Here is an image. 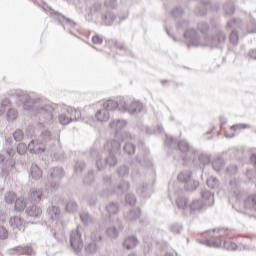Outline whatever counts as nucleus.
Masks as SVG:
<instances>
[{"mask_svg":"<svg viewBox=\"0 0 256 256\" xmlns=\"http://www.w3.org/2000/svg\"><path fill=\"white\" fill-rule=\"evenodd\" d=\"M230 129H231L232 131H237V130H239V129H251V125H249V124H243V123H241V124H235V125H232V126L230 127Z\"/></svg>","mask_w":256,"mask_h":256,"instance_id":"052dcab7","label":"nucleus"},{"mask_svg":"<svg viewBox=\"0 0 256 256\" xmlns=\"http://www.w3.org/2000/svg\"><path fill=\"white\" fill-rule=\"evenodd\" d=\"M15 167V160L7 159L6 162L2 166V177H7L10 171H13Z\"/></svg>","mask_w":256,"mask_h":256,"instance_id":"c756f323","label":"nucleus"},{"mask_svg":"<svg viewBox=\"0 0 256 256\" xmlns=\"http://www.w3.org/2000/svg\"><path fill=\"white\" fill-rule=\"evenodd\" d=\"M201 195L202 199L200 200L203 201L207 207H212L213 203H215V197L213 193H211L209 190H203Z\"/></svg>","mask_w":256,"mask_h":256,"instance_id":"b1692460","label":"nucleus"},{"mask_svg":"<svg viewBox=\"0 0 256 256\" xmlns=\"http://www.w3.org/2000/svg\"><path fill=\"white\" fill-rule=\"evenodd\" d=\"M197 29L205 37L209 33V29H210L209 23H207V22H199L197 24Z\"/></svg>","mask_w":256,"mask_h":256,"instance_id":"a19ab883","label":"nucleus"},{"mask_svg":"<svg viewBox=\"0 0 256 256\" xmlns=\"http://www.w3.org/2000/svg\"><path fill=\"white\" fill-rule=\"evenodd\" d=\"M106 210L108 211L109 215H116V213H119V204L118 203H110Z\"/></svg>","mask_w":256,"mask_h":256,"instance_id":"c03bdc74","label":"nucleus"},{"mask_svg":"<svg viewBox=\"0 0 256 256\" xmlns=\"http://www.w3.org/2000/svg\"><path fill=\"white\" fill-rule=\"evenodd\" d=\"M86 253L93 255L96 251H99V246L95 242H90L85 246Z\"/></svg>","mask_w":256,"mask_h":256,"instance_id":"37998d69","label":"nucleus"},{"mask_svg":"<svg viewBox=\"0 0 256 256\" xmlns=\"http://www.w3.org/2000/svg\"><path fill=\"white\" fill-rule=\"evenodd\" d=\"M199 161L202 165H209L211 163V156L209 154H201L199 155Z\"/></svg>","mask_w":256,"mask_h":256,"instance_id":"13d9d810","label":"nucleus"},{"mask_svg":"<svg viewBox=\"0 0 256 256\" xmlns=\"http://www.w3.org/2000/svg\"><path fill=\"white\" fill-rule=\"evenodd\" d=\"M130 184L127 181H122L119 185H118V191H121V193H125L127 192V190L129 189Z\"/></svg>","mask_w":256,"mask_h":256,"instance_id":"680f3d73","label":"nucleus"},{"mask_svg":"<svg viewBox=\"0 0 256 256\" xmlns=\"http://www.w3.org/2000/svg\"><path fill=\"white\" fill-rule=\"evenodd\" d=\"M65 177V171L62 167H53L48 170V175L44 180V185L49 191H53V189H59V181Z\"/></svg>","mask_w":256,"mask_h":256,"instance_id":"423d86ee","label":"nucleus"},{"mask_svg":"<svg viewBox=\"0 0 256 256\" xmlns=\"http://www.w3.org/2000/svg\"><path fill=\"white\" fill-rule=\"evenodd\" d=\"M9 239V230L4 226H0V241H6Z\"/></svg>","mask_w":256,"mask_h":256,"instance_id":"4d7b16f0","label":"nucleus"},{"mask_svg":"<svg viewBox=\"0 0 256 256\" xmlns=\"http://www.w3.org/2000/svg\"><path fill=\"white\" fill-rule=\"evenodd\" d=\"M223 248L227 251H237V244L231 241H224Z\"/></svg>","mask_w":256,"mask_h":256,"instance_id":"603ef678","label":"nucleus"},{"mask_svg":"<svg viewBox=\"0 0 256 256\" xmlns=\"http://www.w3.org/2000/svg\"><path fill=\"white\" fill-rule=\"evenodd\" d=\"M45 197L43 189L32 188L29 192V199L32 203H41V200Z\"/></svg>","mask_w":256,"mask_h":256,"instance_id":"f3484780","label":"nucleus"},{"mask_svg":"<svg viewBox=\"0 0 256 256\" xmlns=\"http://www.w3.org/2000/svg\"><path fill=\"white\" fill-rule=\"evenodd\" d=\"M106 233L111 239H117L119 237V231H117V228L113 226L109 227Z\"/></svg>","mask_w":256,"mask_h":256,"instance_id":"09e8293b","label":"nucleus"},{"mask_svg":"<svg viewBox=\"0 0 256 256\" xmlns=\"http://www.w3.org/2000/svg\"><path fill=\"white\" fill-rule=\"evenodd\" d=\"M206 185L210 188V189H219V179H217L214 176H211L210 178H208L206 180Z\"/></svg>","mask_w":256,"mask_h":256,"instance_id":"e433bc0d","label":"nucleus"},{"mask_svg":"<svg viewBox=\"0 0 256 256\" xmlns=\"http://www.w3.org/2000/svg\"><path fill=\"white\" fill-rule=\"evenodd\" d=\"M59 122L61 123V125H69V123H72L66 109H64V111L59 115Z\"/></svg>","mask_w":256,"mask_h":256,"instance_id":"c9c22d12","label":"nucleus"},{"mask_svg":"<svg viewBox=\"0 0 256 256\" xmlns=\"http://www.w3.org/2000/svg\"><path fill=\"white\" fill-rule=\"evenodd\" d=\"M9 225L12 227L14 233L18 231H25V225H23V219L19 216H14L10 218Z\"/></svg>","mask_w":256,"mask_h":256,"instance_id":"dca6fc26","label":"nucleus"},{"mask_svg":"<svg viewBox=\"0 0 256 256\" xmlns=\"http://www.w3.org/2000/svg\"><path fill=\"white\" fill-rule=\"evenodd\" d=\"M213 233H216L214 236V239L216 240H204L202 241V245H205L206 247H213L214 249H218V247H221L223 245V237L229 235V229L227 228H214L212 229Z\"/></svg>","mask_w":256,"mask_h":256,"instance_id":"9d476101","label":"nucleus"},{"mask_svg":"<svg viewBox=\"0 0 256 256\" xmlns=\"http://www.w3.org/2000/svg\"><path fill=\"white\" fill-rule=\"evenodd\" d=\"M227 41V34L223 30H217L212 36H205L204 47L208 49H221Z\"/></svg>","mask_w":256,"mask_h":256,"instance_id":"0eeeda50","label":"nucleus"},{"mask_svg":"<svg viewBox=\"0 0 256 256\" xmlns=\"http://www.w3.org/2000/svg\"><path fill=\"white\" fill-rule=\"evenodd\" d=\"M104 7H107L108 9H115V7H117V0H105Z\"/></svg>","mask_w":256,"mask_h":256,"instance_id":"69168bd1","label":"nucleus"},{"mask_svg":"<svg viewBox=\"0 0 256 256\" xmlns=\"http://www.w3.org/2000/svg\"><path fill=\"white\" fill-rule=\"evenodd\" d=\"M5 201L8 205H11L17 201V195L14 192H8L5 194Z\"/></svg>","mask_w":256,"mask_h":256,"instance_id":"49530a36","label":"nucleus"},{"mask_svg":"<svg viewBox=\"0 0 256 256\" xmlns=\"http://www.w3.org/2000/svg\"><path fill=\"white\" fill-rule=\"evenodd\" d=\"M189 27V21L182 20L177 23V29H186L184 32V39L187 41V47L188 49H191V47H205V36L200 37L197 33V30L194 28H188Z\"/></svg>","mask_w":256,"mask_h":256,"instance_id":"20e7f679","label":"nucleus"},{"mask_svg":"<svg viewBox=\"0 0 256 256\" xmlns=\"http://www.w3.org/2000/svg\"><path fill=\"white\" fill-rule=\"evenodd\" d=\"M83 169H85V162L84 161H78L75 165V173H83Z\"/></svg>","mask_w":256,"mask_h":256,"instance_id":"0e129e2a","label":"nucleus"},{"mask_svg":"<svg viewBox=\"0 0 256 256\" xmlns=\"http://www.w3.org/2000/svg\"><path fill=\"white\" fill-rule=\"evenodd\" d=\"M29 177L30 179H34V181H39L43 177V170L37 164H32Z\"/></svg>","mask_w":256,"mask_h":256,"instance_id":"5701e85b","label":"nucleus"},{"mask_svg":"<svg viewBox=\"0 0 256 256\" xmlns=\"http://www.w3.org/2000/svg\"><path fill=\"white\" fill-rule=\"evenodd\" d=\"M225 166V160H223L222 158H217L212 162V167L214 169V171H221V169H223V167Z\"/></svg>","mask_w":256,"mask_h":256,"instance_id":"58836bf2","label":"nucleus"},{"mask_svg":"<svg viewBox=\"0 0 256 256\" xmlns=\"http://www.w3.org/2000/svg\"><path fill=\"white\" fill-rule=\"evenodd\" d=\"M141 217V209L135 208L124 214L126 221H137Z\"/></svg>","mask_w":256,"mask_h":256,"instance_id":"cd10ccee","label":"nucleus"},{"mask_svg":"<svg viewBox=\"0 0 256 256\" xmlns=\"http://www.w3.org/2000/svg\"><path fill=\"white\" fill-rule=\"evenodd\" d=\"M66 112L68 113V116L70 117L71 121H81V110L67 107Z\"/></svg>","mask_w":256,"mask_h":256,"instance_id":"2f4dec72","label":"nucleus"},{"mask_svg":"<svg viewBox=\"0 0 256 256\" xmlns=\"http://www.w3.org/2000/svg\"><path fill=\"white\" fill-rule=\"evenodd\" d=\"M123 245L125 249H135L136 246L139 245V239L136 236H128L125 238Z\"/></svg>","mask_w":256,"mask_h":256,"instance_id":"bb28decb","label":"nucleus"},{"mask_svg":"<svg viewBox=\"0 0 256 256\" xmlns=\"http://www.w3.org/2000/svg\"><path fill=\"white\" fill-rule=\"evenodd\" d=\"M144 154H145V156L138 155L136 157V161L138 163H140V165H143L144 167H153V162L151 161V159L148 156L149 155V150L145 149Z\"/></svg>","mask_w":256,"mask_h":256,"instance_id":"4be33fe9","label":"nucleus"},{"mask_svg":"<svg viewBox=\"0 0 256 256\" xmlns=\"http://www.w3.org/2000/svg\"><path fill=\"white\" fill-rule=\"evenodd\" d=\"M18 253L20 255L35 256V251L30 246H17L8 250V255H17Z\"/></svg>","mask_w":256,"mask_h":256,"instance_id":"2eb2a0df","label":"nucleus"},{"mask_svg":"<svg viewBox=\"0 0 256 256\" xmlns=\"http://www.w3.org/2000/svg\"><path fill=\"white\" fill-rule=\"evenodd\" d=\"M85 19L88 21V23H95V25L111 27V25L115 23L117 15L109 10H105L103 8V4L94 3L90 7L89 12L86 14Z\"/></svg>","mask_w":256,"mask_h":256,"instance_id":"7ed1b4c3","label":"nucleus"},{"mask_svg":"<svg viewBox=\"0 0 256 256\" xmlns=\"http://www.w3.org/2000/svg\"><path fill=\"white\" fill-rule=\"evenodd\" d=\"M175 197H176L175 198V203H176V206L178 207V209H187L188 200L185 197V194L183 193V190H178L175 193Z\"/></svg>","mask_w":256,"mask_h":256,"instance_id":"a211bd4d","label":"nucleus"},{"mask_svg":"<svg viewBox=\"0 0 256 256\" xmlns=\"http://www.w3.org/2000/svg\"><path fill=\"white\" fill-rule=\"evenodd\" d=\"M95 181V172L90 170L84 178L85 185H91Z\"/></svg>","mask_w":256,"mask_h":256,"instance_id":"8fccbe9b","label":"nucleus"},{"mask_svg":"<svg viewBox=\"0 0 256 256\" xmlns=\"http://www.w3.org/2000/svg\"><path fill=\"white\" fill-rule=\"evenodd\" d=\"M14 140L19 143V141H23V131L22 130H16L13 133Z\"/></svg>","mask_w":256,"mask_h":256,"instance_id":"338daca9","label":"nucleus"},{"mask_svg":"<svg viewBox=\"0 0 256 256\" xmlns=\"http://www.w3.org/2000/svg\"><path fill=\"white\" fill-rule=\"evenodd\" d=\"M229 185L231 187L232 193H234V197L236 198L237 201H239L243 197V192H241V190H239L238 181L236 179L231 180L229 182Z\"/></svg>","mask_w":256,"mask_h":256,"instance_id":"c85d7f7f","label":"nucleus"},{"mask_svg":"<svg viewBox=\"0 0 256 256\" xmlns=\"http://www.w3.org/2000/svg\"><path fill=\"white\" fill-rule=\"evenodd\" d=\"M27 207V202L25 201V198H18L15 201V210L16 211H25V208Z\"/></svg>","mask_w":256,"mask_h":256,"instance_id":"ea45409f","label":"nucleus"},{"mask_svg":"<svg viewBox=\"0 0 256 256\" xmlns=\"http://www.w3.org/2000/svg\"><path fill=\"white\" fill-rule=\"evenodd\" d=\"M27 150H29V146L25 143H19L17 146V152L19 155H25L27 153Z\"/></svg>","mask_w":256,"mask_h":256,"instance_id":"bf43d9fd","label":"nucleus"},{"mask_svg":"<svg viewBox=\"0 0 256 256\" xmlns=\"http://www.w3.org/2000/svg\"><path fill=\"white\" fill-rule=\"evenodd\" d=\"M244 207L249 209V211H256V195L252 194L245 198Z\"/></svg>","mask_w":256,"mask_h":256,"instance_id":"7c9ffc66","label":"nucleus"},{"mask_svg":"<svg viewBox=\"0 0 256 256\" xmlns=\"http://www.w3.org/2000/svg\"><path fill=\"white\" fill-rule=\"evenodd\" d=\"M178 149L182 154L183 161H193L195 157H197V153H199L193 146L189 144L186 140H182L178 142Z\"/></svg>","mask_w":256,"mask_h":256,"instance_id":"f8f14e48","label":"nucleus"},{"mask_svg":"<svg viewBox=\"0 0 256 256\" xmlns=\"http://www.w3.org/2000/svg\"><path fill=\"white\" fill-rule=\"evenodd\" d=\"M117 173L119 177H129V167L127 165H122L118 167Z\"/></svg>","mask_w":256,"mask_h":256,"instance_id":"a18cd8bd","label":"nucleus"},{"mask_svg":"<svg viewBox=\"0 0 256 256\" xmlns=\"http://www.w3.org/2000/svg\"><path fill=\"white\" fill-rule=\"evenodd\" d=\"M248 33H256V21L251 19L247 28Z\"/></svg>","mask_w":256,"mask_h":256,"instance_id":"774afa93","label":"nucleus"},{"mask_svg":"<svg viewBox=\"0 0 256 256\" xmlns=\"http://www.w3.org/2000/svg\"><path fill=\"white\" fill-rule=\"evenodd\" d=\"M11 107V101L7 98L0 100V117L5 115L6 111Z\"/></svg>","mask_w":256,"mask_h":256,"instance_id":"f704fd0d","label":"nucleus"},{"mask_svg":"<svg viewBox=\"0 0 256 256\" xmlns=\"http://www.w3.org/2000/svg\"><path fill=\"white\" fill-rule=\"evenodd\" d=\"M207 204H205V202H203V200H193L191 205H190V209L191 211H201L203 209H207Z\"/></svg>","mask_w":256,"mask_h":256,"instance_id":"473e14b6","label":"nucleus"},{"mask_svg":"<svg viewBox=\"0 0 256 256\" xmlns=\"http://www.w3.org/2000/svg\"><path fill=\"white\" fill-rule=\"evenodd\" d=\"M170 231L172 233L179 234V233H181V231H183V226L181 224H178V223L173 224V225L170 226Z\"/></svg>","mask_w":256,"mask_h":256,"instance_id":"e2e57ef3","label":"nucleus"},{"mask_svg":"<svg viewBox=\"0 0 256 256\" xmlns=\"http://www.w3.org/2000/svg\"><path fill=\"white\" fill-rule=\"evenodd\" d=\"M80 219L85 225H91L93 223V217L88 212L80 213Z\"/></svg>","mask_w":256,"mask_h":256,"instance_id":"79ce46f5","label":"nucleus"},{"mask_svg":"<svg viewBox=\"0 0 256 256\" xmlns=\"http://www.w3.org/2000/svg\"><path fill=\"white\" fill-rule=\"evenodd\" d=\"M47 9H49L51 15H53V13H55L56 15H60L62 17V19H64V22L62 23L64 29H67L68 27H71V29H75L77 27V23L75 21H73L72 19L65 17L64 15L60 14L59 12H55V10L49 8V6H47Z\"/></svg>","mask_w":256,"mask_h":256,"instance_id":"412c9836","label":"nucleus"},{"mask_svg":"<svg viewBox=\"0 0 256 256\" xmlns=\"http://www.w3.org/2000/svg\"><path fill=\"white\" fill-rule=\"evenodd\" d=\"M26 213L29 217H41L43 210L39 206L32 205L26 209Z\"/></svg>","mask_w":256,"mask_h":256,"instance_id":"72a5a7b5","label":"nucleus"},{"mask_svg":"<svg viewBox=\"0 0 256 256\" xmlns=\"http://www.w3.org/2000/svg\"><path fill=\"white\" fill-rule=\"evenodd\" d=\"M102 107L109 113V111H115L118 109L121 111V98L118 101L115 100H106L103 102Z\"/></svg>","mask_w":256,"mask_h":256,"instance_id":"6ab92c4d","label":"nucleus"},{"mask_svg":"<svg viewBox=\"0 0 256 256\" xmlns=\"http://www.w3.org/2000/svg\"><path fill=\"white\" fill-rule=\"evenodd\" d=\"M137 194L143 199H147L151 197V193H153V187L149 184H143L137 188Z\"/></svg>","mask_w":256,"mask_h":256,"instance_id":"aec40b11","label":"nucleus"},{"mask_svg":"<svg viewBox=\"0 0 256 256\" xmlns=\"http://www.w3.org/2000/svg\"><path fill=\"white\" fill-rule=\"evenodd\" d=\"M104 151L108 153V157L104 160L103 159V152L97 149V147H93L90 150V155L94 159H96V167L98 171H103L107 165L109 167H115L119 160L117 159L118 153L121 151V142L118 140H108L104 144Z\"/></svg>","mask_w":256,"mask_h":256,"instance_id":"f03ea898","label":"nucleus"},{"mask_svg":"<svg viewBox=\"0 0 256 256\" xmlns=\"http://www.w3.org/2000/svg\"><path fill=\"white\" fill-rule=\"evenodd\" d=\"M143 111V104L139 101L120 98V112L121 113H130V115H135Z\"/></svg>","mask_w":256,"mask_h":256,"instance_id":"6e6552de","label":"nucleus"},{"mask_svg":"<svg viewBox=\"0 0 256 256\" xmlns=\"http://www.w3.org/2000/svg\"><path fill=\"white\" fill-rule=\"evenodd\" d=\"M10 95L16 98V105L22 107L24 111H31L32 115L37 117L40 125H48L53 121V107L41 99H32L27 92L23 90H12Z\"/></svg>","mask_w":256,"mask_h":256,"instance_id":"f257e3e1","label":"nucleus"},{"mask_svg":"<svg viewBox=\"0 0 256 256\" xmlns=\"http://www.w3.org/2000/svg\"><path fill=\"white\" fill-rule=\"evenodd\" d=\"M201 7H196L195 13L196 15H199L200 17H205L207 15V9L211 7L212 11H219L221 6L219 3L211 5V0H200Z\"/></svg>","mask_w":256,"mask_h":256,"instance_id":"4468645a","label":"nucleus"},{"mask_svg":"<svg viewBox=\"0 0 256 256\" xmlns=\"http://www.w3.org/2000/svg\"><path fill=\"white\" fill-rule=\"evenodd\" d=\"M70 245L75 253H81L83 249V238L79 228L72 230L70 234Z\"/></svg>","mask_w":256,"mask_h":256,"instance_id":"ddd939ff","label":"nucleus"},{"mask_svg":"<svg viewBox=\"0 0 256 256\" xmlns=\"http://www.w3.org/2000/svg\"><path fill=\"white\" fill-rule=\"evenodd\" d=\"M224 12L225 15H233L235 13V5H233V2L224 5Z\"/></svg>","mask_w":256,"mask_h":256,"instance_id":"3c124183","label":"nucleus"},{"mask_svg":"<svg viewBox=\"0 0 256 256\" xmlns=\"http://www.w3.org/2000/svg\"><path fill=\"white\" fill-rule=\"evenodd\" d=\"M17 115H18V113L16 112V110L9 107V109L7 110L8 121H15V119H17Z\"/></svg>","mask_w":256,"mask_h":256,"instance_id":"6e6d98bb","label":"nucleus"},{"mask_svg":"<svg viewBox=\"0 0 256 256\" xmlns=\"http://www.w3.org/2000/svg\"><path fill=\"white\" fill-rule=\"evenodd\" d=\"M230 43L232 45H238L239 44V33H237V31L233 30L231 33H230Z\"/></svg>","mask_w":256,"mask_h":256,"instance_id":"864d4df0","label":"nucleus"},{"mask_svg":"<svg viewBox=\"0 0 256 256\" xmlns=\"http://www.w3.org/2000/svg\"><path fill=\"white\" fill-rule=\"evenodd\" d=\"M123 151L126 155H135V144L126 142L123 146Z\"/></svg>","mask_w":256,"mask_h":256,"instance_id":"4c0bfd02","label":"nucleus"},{"mask_svg":"<svg viewBox=\"0 0 256 256\" xmlns=\"http://www.w3.org/2000/svg\"><path fill=\"white\" fill-rule=\"evenodd\" d=\"M177 179L180 183H184L186 191H195L199 187V182L193 180V173L189 170L180 172Z\"/></svg>","mask_w":256,"mask_h":256,"instance_id":"9b49d317","label":"nucleus"},{"mask_svg":"<svg viewBox=\"0 0 256 256\" xmlns=\"http://www.w3.org/2000/svg\"><path fill=\"white\" fill-rule=\"evenodd\" d=\"M110 128L115 131L116 137L120 138L122 141H133V136L129 132H123V129L127 128V120L116 119L110 122Z\"/></svg>","mask_w":256,"mask_h":256,"instance_id":"1a4fd4ad","label":"nucleus"},{"mask_svg":"<svg viewBox=\"0 0 256 256\" xmlns=\"http://www.w3.org/2000/svg\"><path fill=\"white\" fill-rule=\"evenodd\" d=\"M47 213H48V217L52 221H56V223H59V217L61 215V209H59V207L50 206L47 209Z\"/></svg>","mask_w":256,"mask_h":256,"instance_id":"a878e982","label":"nucleus"},{"mask_svg":"<svg viewBox=\"0 0 256 256\" xmlns=\"http://www.w3.org/2000/svg\"><path fill=\"white\" fill-rule=\"evenodd\" d=\"M95 117L100 123H107L111 119V114L102 107L96 112Z\"/></svg>","mask_w":256,"mask_h":256,"instance_id":"393cba45","label":"nucleus"},{"mask_svg":"<svg viewBox=\"0 0 256 256\" xmlns=\"http://www.w3.org/2000/svg\"><path fill=\"white\" fill-rule=\"evenodd\" d=\"M125 201L127 203V205L133 206L137 203V197L135 196V194H127Z\"/></svg>","mask_w":256,"mask_h":256,"instance_id":"5fc2aeb1","label":"nucleus"},{"mask_svg":"<svg viewBox=\"0 0 256 256\" xmlns=\"http://www.w3.org/2000/svg\"><path fill=\"white\" fill-rule=\"evenodd\" d=\"M52 139L53 136L49 130H42L38 138L36 140H31V142L28 144L29 153L41 155V153L45 152V145H47V143H49Z\"/></svg>","mask_w":256,"mask_h":256,"instance_id":"39448f33","label":"nucleus"},{"mask_svg":"<svg viewBox=\"0 0 256 256\" xmlns=\"http://www.w3.org/2000/svg\"><path fill=\"white\" fill-rule=\"evenodd\" d=\"M77 209H79V206L77 205V202L73 200L69 201L66 205V211H68L69 213H75Z\"/></svg>","mask_w":256,"mask_h":256,"instance_id":"de8ad7c7","label":"nucleus"}]
</instances>
